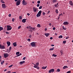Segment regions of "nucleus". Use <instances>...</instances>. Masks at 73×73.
<instances>
[{
    "mask_svg": "<svg viewBox=\"0 0 73 73\" xmlns=\"http://www.w3.org/2000/svg\"><path fill=\"white\" fill-rule=\"evenodd\" d=\"M14 20H15V19H14V18H13L12 19V21H14Z\"/></svg>",
    "mask_w": 73,
    "mask_h": 73,
    "instance_id": "nucleus-51",
    "label": "nucleus"
},
{
    "mask_svg": "<svg viewBox=\"0 0 73 73\" xmlns=\"http://www.w3.org/2000/svg\"><path fill=\"white\" fill-rule=\"evenodd\" d=\"M5 46L4 45H1L0 44V49H5Z\"/></svg>",
    "mask_w": 73,
    "mask_h": 73,
    "instance_id": "nucleus-7",
    "label": "nucleus"
},
{
    "mask_svg": "<svg viewBox=\"0 0 73 73\" xmlns=\"http://www.w3.org/2000/svg\"><path fill=\"white\" fill-rule=\"evenodd\" d=\"M37 27L38 28H40V24H38V25H37Z\"/></svg>",
    "mask_w": 73,
    "mask_h": 73,
    "instance_id": "nucleus-25",
    "label": "nucleus"
},
{
    "mask_svg": "<svg viewBox=\"0 0 73 73\" xmlns=\"http://www.w3.org/2000/svg\"><path fill=\"white\" fill-rule=\"evenodd\" d=\"M36 42H33L31 43V45L33 47H34L35 46H36Z\"/></svg>",
    "mask_w": 73,
    "mask_h": 73,
    "instance_id": "nucleus-2",
    "label": "nucleus"
},
{
    "mask_svg": "<svg viewBox=\"0 0 73 73\" xmlns=\"http://www.w3.org/2000/svg\"><path fill=\"white\" fill-rule=\"evenodd\" d=\"M37 7H38L40 6V4H38L37 5Z\"/></svg>",
    "mask_w": 73,
    "mask_h": 73,
    "instance_id": "nucleus-45",
    "label": "nucleus"
},
{
    "mask_svg": "<svg viewBox=\"0 0 73 73\" xmlns=\"http://www.w3.org/2000/svg\"><path fill=\"white\" fill-rule=\"evenodd\" d=\"M52 56H53V57H57V55H55L54 54H53L52 55Z\"/></svg>",
    "mask_w": 73,
    "mask_h": 73,
    "instance_id": "nucleus-26",
    "label": "nucleus"
},
{
    "mask_svg": "<svg viewBox=\"0 0 73 73\" xmlns=\"http://www.w3.org/2000/svg\"><path fill=\"white\" fill-rule=\"evenodd\" d=\"M22 4H23V5H26L27 3V2H25V1L23 0Z\"/></svg>",
    "mask_w": 73,
    "mask_h": 73,
    "instance_id": "nucleus-6",
    "label": "nucleus"
},
{
    "mask_svg": "<svg viewBox=\"0 0 73 73\" xmlns=\"http://www.w3.org/2000/svg\"><path fill=\"white\" fill-rule=\"evenodd\" d=\"M56 13H58V10L56 9Z\"/></svg>",
    "mask_w": 73,
    "mask_h": 73,
    "instance_id": "nucleus-34",
    "label": "nucleus"
},
{
    "mask_svg": "<svg viewBox=\"0 0 73 73\" xmlns=\"http://www.w3.org/2000/svg\"><path fill=\"white\" fill-rule=\"evenodd\" d=\"M13 44L14 45V46H16L17 45V44H16V42L13 43Z\"/></svg>",
    "mask_w": 73,
    "mask_h": 73,
    "instance_id": "nucleus-18",
    "label": "nucleus"
},
{
    "mask_svg": "<svg viewBox=\"0 0 73 73\" xmlns=\"http://www.w3.org/2000/svg\"><path fill=\"white\" fill-rule=\"evenodd\" d=\"M43 15H44H44H45V13H44V12H43Z\"/></svg>",
    "mask_w": 73,
    "mask_h": 73,
    "instance_id": "nucleus-52",
    "label": "nucleus"
},
{
    "mask_svg": "<svg viewBox=\"0 0 73 73\" xmlns=\"http://www.w3.org/2000/svg\"><path fill=\"white\" fill-rule=\"evenodd\" d=\"M27 40L28 41H31V39H30V38H29L27 39Z\"/></svg>",
    "mask_w": 73,
    "mask_h": 73,
    "instance_id": "nucleus-43",
    "label": "nucleus"
},
{
    "mask_svg": "<svg viewBox=\"0 0 73 73\" xmlns=\"http://www.w3.org/2000/svg\"><path fill=\"white\" fill-rule=\"evenodd\" d=\"M31 37H32V35H30V36H29V38H31Z\"/></svg>",
    "mask_w": 73,
    "mask_h": 73,
    "instance_id": "nucleus-42",
    "label": "nucleus"
},
{
    "mask_svg": "<svg viewBox=\"0 0 73 73\" xmlns=\"http://www.w3.org/2000/svg\"><path fill=\"white\" fill-rule=\"evenodd\" d=\"M26 59V57H24L23 58V60H25V59Z\"/></svg>",
    "mask_w": 73,
    "mask_h": 73,
    "instance_id": "nucleus-41",
    "label": "nucleus"
},
{
    "mask_svg": "<svg viewBox=\"0 0 73 73\" xmlns=\"http://www.w3.org/2000/svg\"><path fill=\"white\" fill-rule=\"evenodd\" d=\"M6 34H9V33L7 32H6Z\"/></svg>",
    "mask_w": 73,
    "mask_h": 73,
    "instance_id": "nucleus-59",
    "label": "nucleus"
},
{
    "mask_svg": "<svg viewBox=\"0 0 73 73\" xmlns=\"http://www.w3.org/2000/svg\"><path fill=\"white\" fill-rule=\"evenodd\" d=\"M47 67V66L45 67H42V69H45Z\"/></svg>",
    "mask_w": 73,
    "mask_h": 73,
    "instance_id": "nucleus-19",
    "label": "nucleus"
},
{
    "mask_svg": "<svg viewBox=\"0 0 73 73\" xmlns=\"http://www.w3.org/2000/svg\"><path fill=\"white\" fill-rule=\"evenodd\" d=\"M54 6H55V7H57V5H54Z\"/></svg>",
    "mask_w": 73,
    "mask_h": 73,
    "instance_id": "nucleus-57",
    "label": "nucleus"
},
{
    "mask_svg": "<svg viewBox=\"0 0 73 73\" xmlns=\"http://www.w3.org/2000/svg\"><path fill=\"white\" fill-rule=\"evenodd\" d=\"M33 9L34 12H37V8L33 7Z\"/></svg>",
    "mask_w": 73,
    "mask_h": 73,
    "instance_id": "nucleus-10",
    "label": "nucleus"
},
{
    "mask_svg": "<svg viewBox=\"0 0 73 73\" xmlns=\"http://www.w3.org/2000/svg\"><path fill=\"white\" fill-rule=\"evenodd\" d=\"M9 17H11V14H9Z\"/></svg>",
    "mask_w": 73,
    "mask_h": 73,
    "instance_id": "nucleus-53",
    "label": "nucleus"
},
{
    "mask_svg": "<svg viewBox=\"0 0 73 73\" xmlns=\"http://www.w3.org/2000/svg\"><path fill=\"white\" fill-rule=\"evenodd\" d=\"M20 56V54H19L17 55L16 56V57H18V56Z\"/></svg>",
    "mask_w": 73,
    "mask_h": 73,
    "instance_id": "nucleus-62",
    "label": "nucleus"
},
{
    "mask_svg": "<svg viewBox=\"0 0 73 73\" xmlns=\"http://www.w3.org/2000/svg\"><path fill=\"white\" fill-rule=\"evenodd\" d=\"M39 9H42V6H40L39 7Z\"/></svg>",
    "mask_w": 73,
    "mask_h": 73,
    "instance_id": "nucleus-36",
    "label": "nucleus"
},
{
    "mask_svg": "<svg viewBox=\"0 0 73 73\" xmlns=\"http://www.w3.org/2000/svg\"><path fill=\"white\" fill-rule=\"evenodd\" d=\"M50 40H52V39H53V37H50Z\"/></svg>",
    "mask_w": 73,
    "mask_h": 73,
    "instance_id": "nucleus-55",
    "label": "nucleus"
},
{
    "mask_svg": "<svg viewBox=\"0 0 73 73\" xmlns=\"http://www.w3.org/2000/svg\"><path fill=\"white\" fill-rule=\"evenodd\" d=\"M4 60H3L2 62H1V65H3V63H4Z\"/></svg>",
    "mask_w": 73,
    "mask_h": 73,
    "instance_id": "nucleus-29",
    "label": "nucleus"
},
{
    "mask_svg": "<svg viewBox=\"0 0 73 73\" xmlns=\"http://www.w3.org/2000/svg\"><path fill=\"white\" fill-rule=\"evenodd\" d=\"M1 3H5V2H4V1H3V0H1Z\"/></svg>",
    "mask_w": 73,
    "mask_h": 73,
    "instance_id": "nucleus-27",
    "label": "nucleus"
},
{
    "mask_svg": "<svg viewBox=\"0 0 73 73\" xmlns=\"http://www.w3.org/2000/svg\"><path fill=\"white\" fill-rule=\"evenodd\" d=\"M27 15H28V16H29V15H30V14L29 13H28L27 14Z\"/></svg>",
    "mask_w": 73,
    "mask_h": 73,
    "instance_id": "nucleus-54",
    "label": "nucleus"
},
{
    "mask_svg": "<svg viewBox=\"0 0 73 73\" xmlns=\"http://www.w3.org/2000/svg\"><path fill=\"white\" fill-rule=\"evenodd\" d=\"M63 24L64 25H68V22L67 21H65V22L64 21Z\"/></svg>",
    "mask_w": 73,
    "mask_h": 73,
    "instance_id": "nucleus-11",
    "label": "nucleus"
},
{
    "mask_svg": "<svg viewBox=\"0 0 73 73\" xmlns=\"http://www.w3.org/2000/svg\"><path fill=\"white\" fill-rule=\"evenodd\" d=\"M13 66V65H11L10 66H9V68H11V67H12V66Z\"/></svg>",
    "mask_w": 73,
    "mask_h": 73,
    "instance_id": "nucleus-38",
    "label": "nucleus"
},
{
    "mask_svg": "<svg viewBox=\"0 0 73 73\" xmlns=\"http://www.w3.org/2000/svg\"><path fill=\"white\" fill-rule=\"evenodd\" d=\"M2 7L3 8H6V6H5V5L4 4H2Z\"/></svg>",
    "mask_w": 73,
    "mask_h": 73,
    "instance_id": "nucleus-13",
    "label": "nucleus"
},
{
    "mask_svg": "<svg viewBox=\"0 0 73 73\" xmlns=\"http://www.w3.org/2000/svg\"><path fill=\"white\" fill-rule=\"evenodd\" d=\"M60 52L61 53V55H62L63 54V51L62 50H61L60 51Z\"/></svg>",
    "mask_w": 73,
    "mask_h": 73,
    "instance_id": "nucleus-21",
    "label": "nucleus"
},
{
    "mask_svg": "<svg viewBox=\"0 0 73 73\" xmlns=\"http://www.w3.org/2000/svg\"><path fill=\"white\" fill-rule=\"evenodd\" d=\"M62 27H63V29H64V30H66V29H65V28L64 27V26H62Z\"/></svg>",
    "mask_w": 73,
    "mask_h": 73,
    "instance_id": "nucleus-33",
    "label": "nucleus"
},
{
    "mask_svg": "<svg viewBox=\"0 0 73 73\" xmlns=\"http://www.w3.org/2000/svg\"><path fill=\"white\" fill-rule=\"evenodd\" d=\"M69 3H70V5H73V3L72 2V1H69Z\"/></svg>",
    "mask_w": 73,
    "mask_h": 73,
    "instance_id": "nucleus-16",
    "label": "nucleus"
},
{
    "mask_svg": "<svg viewBox=\"0 0 73 73\" xmlns=\"http://www.w3.org/2000/svg\"><path fill=\"white\" fill-rule=\"evenodd\" d=\"M21 26H19L18 27V29H20V28H21Z\"/></svg>",
    "mask_w": 73,
    "mask_h": 73,
    "instance_id": "nucleus-46",
    "label": "nucleus"
},
{
    "mask_svg": "<svg viewBox=\"0 0 73 73\" xmlns=\"http://www.w3.org/2000/svg\"><path fill=\"white\" fill-rule=\"evenodd\" d=\"M56 71L58 72H60V70L59 69H57Z\"/></svg>",
    "mask_w": 73,
    "mask_h": 73,
    "instance_id": "nucleus-28",
    "label": "nucleus"
},
{
    "mask_svg": "<svg viewBox=\"0 0 73 73\" xmlns=\"http://www.w3.org/2000/svg\"><path fill=\"white\" fill-rule=\"evenodd\" d=\"M20 54V52H17L16 53V55H18V54Z\"/></svg>",
    "mask_w": 73,
    "mask_h": 73,
    "instance_id": "nucleus-30",
    "label": "nucleus"
},
{
    "mask_svg": "<svg viewBox=\"0 0 73 73\" xmlns=\"http://www.w3.org/2000/svg\"><path fill=\"white\" fill-rule=\"evenodd\" d=\"M11 49H12V47H10L9 48V51H11Z\"/></svg>",
    "mask_w": 73,
    "mask_h": 73,
    "instance_id": "nucleus-32",
    "label": "nucleus"
},
{
    "mask_svg": "<svg viewBox=\"0 0 73 73\" xmlns=\"http://www.w3.org/2000/svg\"><path fill=\"white\" fill-rule=\"evenodd\" d=\"M9 54L7 53H5L4 54V57L5 58H7V57H8Z\"/></svg>",
    "mask_w": 73,
    "mask_h": 73,
    "instance_id": "nucleus-9",
    "label": "nucleus"
},
{
    "mask_svg": "<svg viewBox=\"0 0 73 73\" xmlns=\"http://www.w3.org/2000/svg\"><path fill=\"white\" fill-rule=\"evenodd\" d=\"M50 35V34H49L48 33H45V36H46V37H48V36H49Z\"/></svg>",
    "mask_w": 73,
    "mask_h": 73,
    "instance_id": "nucleus-15",
    "label": "nucleus"
},
{
    "mask_svg": "<svg viewBox=\"0 0 73 73\" xmlns=\"http://www.w3.org/2000/svg\"><path fill=\"white\" fill-rule=\"evenodd\" d=\"M37 3L38 4H40V1H37Z\"/></svg>",
    "mask_w": 73,
    "mask_h": 73,
    "instance_id": "nucleus-39",
    "label": "nucleus"
},
{
    "mask_svg": "<svg viewBox=\"0 0 73 73\" xmlns=\"http://www.w3.org/2000/svg\"><path fill=\"white\" fill-rule=\"evenodd\" d=\"M25 62L24 61H21L20 62V64L21 65H23L24 63H25Z\"/></svg>",
    "mask_w": 73,
    "mask_h": 73,
    "instance_id": "nucleus-14",
    "label": "nucleus"
},
{
    "mask_svg": "<svg viewBox=\"0 0 73 73\" xmlns=\"http://www.w3.org/2000/svg\"><path fill=\"white\" fill-rule=\"evenodd\" d=\"M7 73H11V71H9L7 72Z\"/></svg>",
    "mask_w": 73,
    "mask_h": 73,
    "instance_id": "nucleus-49",
    "label": "nucleus"
},
{
    "mask_svg": "<svg viewBox=\"0 0 73 73\" xmlns=\"http://www.w3.org/2000/svg\"><path fill=\"white\" fill-rule=\"evenodd\" d=\"M33 31H35V28H33Z\"/></svg>",
    "mask_w": 73,
    "mask_h": 73,
    "instance_id": "nucleus-60",
    "label": "nucleus"
},
{
    "mask_svg": "<svg viewBox=\"0 0 73 73\" xmlns=\"http://www.w3.org/2000/svg\"><path fill=\"white\" fill-rule=\"evenodd\" d=\"M22 22L23 23H25L26 22V19H23L22 20Z\"/></svg>",
    "mask_w": 73,
    "mask_h": 73,
    "instance_id": "nucleus-17",
    "label": "nucleus"
},
{
    "mask_svg": "<svg viewBox=\"0 0 73 73\" xmlns=\"http://www.w3.org/2000/svg\"><path fill=\"white\" fill-rule=\"evenodd\" d=\"M54 50V47H52V48L50 49V50Z\"/></svg>",
    "mask_w": 73,
    "mask_h": 73,
    "instance_id": "nucleus-24",
    "label": "nucleus"
},
{
    "mask_svg": "<svg viewBox=\"0 0 73 73\" xmlns=\"http://www.w3.org/2000/svg\"><path fill=\"white\" fill-rule=\"evenodd\" d=\"M7 44L8 46H10L11 45V42H10L9 41L7 42Z\"/></svg>",
    "mask_w": 73,
    "mask_h": 73,
    "instance_id": "nucleus-12",
    "label": "nucleus"
},
{
    "mask_svg": "<svg viewBox=\"0 0 73 73\" xmlns=\"http://www.w3.org/2000/svg\"><path fill=\"white\" fill-rule=\"evenodd\" d=\"M47 29L46 28H45V31H47Z\"/></svg>",
    "mask_w": 73,
    "mask_h": 73,
    "instance_id": "nucleus-64",
    "label": "nucleus"
},
{
    "mask_svg": "<svg viewBox=\"0 0 73 73\" xmlns=\"http://www.w3.org/2000/svg\"><path fill=\"white\" fill-rule=\"evenodd\" d=\"M53 30H55V29H56V28L53 27Z\"/></svg>",
    "mask_w": 73,
    "mask_h": 73,
    "instance_id": "nucleus-50",
    "label": "nucleus"
},
{
    "mask_svg": "<svg viewBox=\"0 0 73 73\" xmlns=\"http://www.w3.org/2000/svg\"><path fill=\"white\" fill-rule=\"evenodd\" d=\"M54 72V69H51L49 70L48 72L49 73H51V72Z\"/></svg>",
    "mask_w": 73,
    "mask_h": 73,
    "instance_id": "nucleus-8",
    "label": "nucleus"
},
{
    "mask_svg": "<svg viewBox=\"0 0 73 73\" xmlns=\"http://www.w3.org/2000/svg\"><path fill=\"white\" fill-rule=\"evenodd\" d=\"M68 67L67 66H64V67H63V69H65V68H68Z\"/></svg>",
    "mask_w": 73,
    "mask_h": 73,
    "instance_id": "nucleus-22",
    "label": "nucleus"
},
{
    "mask_svg": "<svg viewBox=\"0 0 73 73\" xmlns=\"http://www.w3.org/2000/svg\"><path fill=\"white\" fill-rule=\"evenodd\" d=\"M36 68L37 69H40V68H39V67H37Z\"/></svg>",
    "mask_w": 73,
    "mask_h": 73,
    "instance_id": "nucleus-56",
    "label": "nucleus"
},
{
    "mask_svg": "<svg viewBox=\"0 0 73 73\" xmlns=\"http://www.w3.org/2000/svg\"><path fill=\"white\" fill-rule=\"evenodd\" d=\"M41 11H39L38 13L36 15V17H40V16H41Z\"/></svg>",
    "mask_w": 73,
    "mask_h": 73,
    "instance_id": "nucleus-1",
    "label": "nucleus"
},
{
    "mask_svg": "<svg viewBox=\"0 0 73 73\" xmlns=\"http://www.w3.org/2000/svg\"><path fill=\"white\" fill-rule=\"evenodd\" d=\"M34 65H35L34 66V67L35 68H37L39 65V63L38 62L36 64V65L35 64H34Z\"/></svg>",
    "mask_w": 73,
    "mask_h": 73,
    "instance_id": "nucleus-5",
    "label": "nucleus"
},
{
    "mask_svg": "<svg viewBox=\"0 0 73 73\" xmlns=\"http://www.w3.org/2000/svg\"><path fill=\"white\" fill-rule=\"evenodd\" d=\"M56 1H57L56 0H53L52 2L53 3H56Z\"/></svg>",
    "mask_w": 73,
    "mask_h": 73,
    "instance_id": "nucleus-31",
    "label": "nucleus"
},
{
    "mask_svg": "<svg viewBox=\"0 0 73 73\" xmlns=\"http://www.w3.org/2000/svg\"><path fill=\"white\" fill-rule=\"evenodd\" d=\"M51 45L52 46H54V44H51Z\"/></svg>",
    "mask_w": 73,
    "mask_h": 73,
    "instance_id": "nucleus-58",
    "label": "nucleus"
},
{
    "mask_svg": "<svg viewBox=\"0 0 73 73\" xmlns=\"http://www.w3.org/2000/svg\"><path fill=\"white\" fill-rule=\"evenodd\" d=\"M7 31H10L12 29V27L10 26H7Z\"/></svg>",
    "mask_w": 73,
    "mask_h": 73,
    "instance_id": "nucleus-3",
    "label": "nucleus"
},
{
    "mask_svg": "<svg viewBox=\"0 0 73 73\" xmlns=\"http://www.w3.org/2000/svg\"><path fill=\"white\" fill-rule=\"evenodd\" d=\"M52 25V24L51 23H49V25L50 26H51V25Z\"/></svg>",
    "mask_w": 73,
    "mask_h": 73,
    "instance_id": "nucleus-61",
    "label": "nucleus"
},
{
    "mask_svg": "<svg viewBox=\"0 0 73 73\" xmlns=\"http://www.w3.org/2000/svg\"><path fill=\"white\" fill-rule=\"evenodd\" d=\"M59 16H60L61 15V16H62V13H61V14H59Z\"/></svg>",
    "mask_w": 73,
    "mask_h": 73,
    "instance_id": "nucleus-47",
    "label": "nucleus"
},
{
    "mask_svg": "<svg viewBox=\"0 0 73 73\" xmlns=\"http://www.w3.org/2000/svg\"><path fill=\"white\" fill-rule=\"evenodd\" d=\"M71 73V71H69L66 72V73Z\"/></svg>",
    "mask_w": 73,
    "mask_h": 73,
    "instance_id": "nucleus-40",
    "label": "nucleus"
},
{
    "mask_svg": "<svg viewBox=\"0 0 73 73\" xmlns=\"http://www.w3.org/2000/svg\"><path fill=\"white\" fill-rule=\"evenodd\" d=\"M58 38H62V35H60L59 36Z\"/></svg>",
    "mask_w": 73,
    "mask_h": 73,
    "instance_id": "nucleus-23",
    "label": "nucleus"
},
{
    "mask_svg": "<svg viewBox=\"0 0 73 73\" xmlns=\"http://www.w3.org/2000/svg\"><path fill=\"white\" fill-rule=\"evenodd\" d=\"M66 41L65 40V41H64L63 42V43L64 44H66Z\"/></svg>",
    "mask_w": 73,
    "mask_h": 73,
    "instance_id": "nucleus-35",
    "label": "nucleus"
},
{
    "mask_svg": "<svg viewBox=\"0 0 73 73\" xmlns=\"http://www.w3.org/2000/svg\"><path fill=\"white\" fill-rule=\"evenodd\" d=\"M29 28H30V29H32V27H31L30 26H29Z\"/></svg>",
    "mask_w": 73,
    "mask_h": 73,
    "instance_id": "nucleus-48",
    "label": "nucleus"
},
{
    "mask_svg": "<svg viewBox=\"0 0 73 73\" xmlns=\"http://www.w3.org/2000/svg\"><path fill=\"white\" fill-rule=\"evenodd\" d=\"M50 13V11H48V12L47 13Z\"/></svg>",
    "mask_w": 73,
    "mask_h": 73,
    "instance_id": "nucleus-63",
    "label": "nucleus"
},
{
    "mask_svg": "<svg viewBox=\"0 0 73 73\" xmlns=\"http://www.w3.org/2000/svg\"><path fill=\"white\" fill-rule=\"evenodd\" d=\"M69 38V36H67L66 38V39H68V38Z\"/></svg>",
    "mask_w": 73,
    "mask_h": 73,
    "instance_id": "nucleus-44",
    "label": "nucleus"
},
{
    "mask_svg": "<svg viewBox=\"0 0 73 73\" xmlns=\"http://www.w3.org/2000/svg\"><path fill=\"white\" fill-rule=\"evenodd\" d=\"M21 3V1L20 0H18L17 2L16 5L17 6H18V5H19L20 4V3Z\"/></svg>",
    "mask_w": 73,
    "mask_h": 73,
    "instance_id": "nucleus-4",
    "label": "nucleus"
},
{
    "mask_svg": "<svg viewBox=\"0 0 73 73\" xmlns=\"http://www.w3.org/2000/svg\"><path fill=\"white\" fill-rule=\"evenodd\" d=\"M19 19H22V17H21V16H19Z\"/></svg>",
    "mask_w": 73,
    "mask_h": 73,
    "instance_id": "nucleus-37",
    "label": "nucleus"
},
{
    "mask_svg": "<svg viewBox=\"0 0 73 73\" xmlns=\"http://www.w3.org/2000/svg\"><path fill=\"white\" fill-rule=\"evenodd\" d=\"M2 30H3V28L0 26V31H2Z\"/></svg>",
    "mask_w": 73,
    "mask_h": 73,
    "instance_id": "nucleus-20",
    "label": "nucleus"
}]
</instances>
